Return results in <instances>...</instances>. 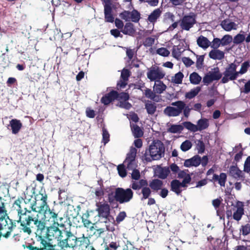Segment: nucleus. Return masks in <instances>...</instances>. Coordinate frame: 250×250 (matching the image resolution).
<instances>
[{"label": "nucleus", "instance_id": "423d86ee", "mask_svg": "<svg viewBox=\"0 0 250 250\" xmlns=\"http://www.w3.org/2000/svg\"><path fill=\"white\" fill-rule=\"evenodd\" d=\"M137 152V150L135 147H130L124 161V163L126 166V168L128 170H133L131 173V178L135 180H138L140 178V171L136 169L137 167V161L136 160Z\"/></svg>", "mask_w": 250, "mask_h": 250}, {"label": "nucleus", "instance_id": "6e6d98bb", "mask_svg": "<svg viewBox=\"0 0 250 250\" xmlns=\"http://www.w3.org/2000/svg\"><path fill=\"white\" fill-rule=\"evenodd\" d=\"M240 232L242 233V235L246 236L250 233V224H247L245 225L241 226L240 229Z\"/></svg>", "mask_w": 250, "mask_h": 250}, {"label": "nucleus", "instance_id": "2f4dec72", "mask_svg": "<svg viewBox=\"0 0 250 250\" xmlns=\"http://www.w3.org/2000/svg\"><path fill=\"white\" fill-rule=\"evenodd\" d=\"M170 190L177 195H180L182 190L180 186V181L177 179L173 180L170 183Z\"/></svg>", "mask_w": 250, "mask_h": 250}, {"label": "nucleus", "instance_id": "5701e85b", "mask_svg": "<svg viewBox=\"0 0 250 250\" xmlns=\"http://www.w3.org/2000/svg\"><path fill=\"white\" fill-rule=\"evenodd\" d=\"M229 174L231 177L237 180L244 178L243 172L237 166H231L229 169Z\"/></svg>", "mask_w": 250, "mask_h": 250}, {"label": "nucleus", "instance_id": "f8f14e48", "mask_svg": "<svg viewBox=\"0 0 250 250\" xmlns=\"http://www.w3.org/2000/svg\"><path fill=\"white\" fill-rule=\"evenodd\" d=\"M146 75L147 78L150 81H156L163 79L165 76V73L161 68L155 66L151 67Z\"/></svg>", "mask_w": 250, "mask_h": 250}, {"label": "nucleus", "instance_id": "a211bd4d", "mask_svg": "<svg viewBox=\"0 0 250 250\" xmlns=\"http://www.w3.org/2000/svg\"><path fill=\"white\" fill-rule=\"evenodd\" d=\"M170 169L168 167H161L157 166L154 170V174L156 176L161 179H166L170 173Z\"/></svg>", "mask_w": 250, "mask_h": 250}, {"label": "nucleus", "instance_id": "58836bf2", "mask_svg": "<svg viewBox=\"0 0 250 250\" xmlns=\"http://www.w3.org/2000/svg\"><path fill=\"white\" fill-rule=\"evenodd\" d=\"M244 31L241 30L240 33L234 36L233 42L235 44H239L242 43L245 40L246 41L245 36L244 34Z\"/></svg>", "mask_w": 250, "mask_h": 250}, {"label": "nucleus", "instance_id": "ddd939ff", "mask_svg": "<svg viewBox=\"0 0 250 250\" xmlns=\"http://www.w3.org/2000/svg\"><path fill=\"white\" fill-rule=\"evenodd\" d=\"M121 18L125 21H132L137 23L141 19V14L137 10L133 9L132 11L125 10L120 15Z\"/></svg>", "mask_w": 250, "mask_h": 250}, {"label": "nucleus", "instance_id": "aec40b11", "mask_svg": "<svg viewBox=\"0 0 250 250\" xmlns=\"http://www.w3.org/2000/svg\"><path fill=\"white\" fill-rule=\"evenodd\" d=\"M162 14V9L158 8L154 9L148 16L147 21L150 23L154 25L160 18Z\"/></svg>", "mask_w": 250, "mask_h": 250}, {"label": "nucleus", "instance_id": "13d9d810", "mask_svg": "<svg viewBox=\"0 0 250 250\" xmlns=\"http://www.w3.org/2000/svg\"><path fill=\"white\" fill-rule=\"evenodd\" d=\"M250 67V62L246 61L244 62L241 65V69L239 71H238V74H243L247 72L248 68Z\"/></svg>", "mask_w": 250, "mask_h": 250}, {"label": "nucleus", "instance_id": "0e129e2a", "mask_svg": "<svg viewBox=\"0 0 250 250\" xmlns=\"http://www.w3.org/2000/svg\"><path fill=\"white\" fill-rule=\"evenodd\" d=\"M126 217V213L125 211L120 212L116 218V221L117 223H120L125 219Z\"/></svg>", "mask_w": 250, "mask_h": 250}, {"label": "nucleus", "instance_id": "9b49d317", "mask_svg": "<svg viewBox=\"0 0 250 250\" xmlns=\"http://www.w3.org/2000/svg\"><path fill=\"white\" fill-rule=\"evenodd\" d=\"M207 176L208 177V180L210 182L213 183L218 182L220 186L225 187L227 179V176L225 173L222 172L218 175L214 173V169L210 168L207 171Z\"/></svg>", "mask_w": 250, "mask_h": 250}, {"label": "nucleus", "instance_id": "37998d69", "mask_svg": "<svg viewBox=\"0 0 250 250\" xmlns=\"http://www.w3.org/2000/svg\"><path fill=\"white\" fill-rule=\"evenodd\" d=\"M213 81L219 80L222 76V74L220 73L219 69L218 67L214 68V71L209 73Z\"/></svg>", "mask_w": 250, "mask_h": 250}, {"label": "nucleus", "instance_id": "72a5a7b5", "mask_svg": "<svg viewBox=\"0 0 250 250\" xmlns=\"http://www.w3.org/2000/svg\"><path fill=\"white\" fill-rule=\"evenodd\" d=\"M130 127L133 136L136 138H139L143 136L144 132L141 128L136 124H131Z\"/></svg>", "mask_w": 250, "mask_h": 250}, {"label": "nucleus", "instance_id": "09e8293b", "mask_svg": "<svg viewBox=\"0 0 250 250\" xmlns=\"http://www.w3.org/2000/svg\"><path fill=\"white\" fill-rule=\"evenodd\" d=\"M89 216V212L87 210L85 213L83 214L82 217V222L84 227L87 228H89V226L92 224L91 222L88 219Z\"/></svg>", "mask_w": 250, "mask_h": 250}, {"label": "nucleus", "instance_id": "cd10ccee", "mask_svg": "<svg viewBox=\"0 0 250 250\" xmlns=\"http://www.w3.org/2000/svg\"><path fill=\"white\" fill-rule=\"evenodd\" d=\"M197 43L198 45L203 48L207 49L210 45V42L207 38L203 35L200 36L197 39Z\"/></svg>", "mask_w": 250, "mask_h": 250}, {"label": "nucleus", "instance_id": "c9c22d12", "mask_svg": "<svg viewBox=\"0 0 250 250\" xmlns=\"http://www.w3.org/2000/svg\"><path fill=\"white\" fill-rule=\"evenodd\" d=\"M183 46V44L173 46L172 50V55L174 58L178 59L181 56L182 53L185 50Z\"/></svg>", "mask_w": 250, "mask_h": 250}, {"label": "nucleus", "instance_id": "4be33fe9", "mask_svg": "<svg viewBox=\"0 0 250 250\" xmlns=\"http://www.w3.org/2000/svg\"><path fill=\"white\" fill-rule=\"evenodd\" d=\"M201 163V158L198 155H196L192 158L187 159L185 161L184 165L187 167H198Z\"/></svg>", "mask_w": 250, "mask_h": 250}, {"label": "nucleus", "instance_id": "20e7f679", "mask_svg": "<svg viewBox=\"0 0 250 250\" xmlns=\"http://www.w3.org/2000/svg\"><path fill=\"white\" fill-rule=\"evenodd\" d=\"M165 147L163 143L159 140H154L149 149H146L143 155V160L146 162L160 159L164 155Z\"/></svg>", "mask_w": 250, "mask_h": 250}, {"label": "nucleus", "instance_id": "680f3d73", "mask_svg": "<svg viewBox=\"0 0 250 250\" xmlns=\"http://www.w3.org/2000/svg\"><path fill=\"white\" fill-rule=\"evenodd\" d=\"M118 105L122 108H124L127 110H128L131 108L132 107V105L130 103H129L127 101H119Z\"/></svg>", "mask_w": 250, "mask_h": 250}, {"label": "nucleus", "instance_id": "79ce46f5", "mask_svg": "<svg viewBox=\"0 0 250 250\" xmlns=\"http://www.w3.org/2000/svg\"><path fill=\"white\" fill-rule=\"evenodd\" d=\"M183 124L184 127H185L188 130L193 132L197 131V127H196V125L192 124L191 122L188 121L184 122Z\"/></svg>", "mask_w": 250, "mask_h": 250}, {"label": "nucleus", "instance_id": "c756f323", "mask_svg": "<svg viewBox=\"0 0 250 250\" xmlns=\"http://www.w3.org/2000/svg\"><path fill=\"white\" fill-rule=\"evenodd\" d=\"M145 109L149 115H153L156 111V104L151 101H147L145 103Z\"/></svg>", "mask_w": 250, "mask_h": 250}, {"label": "nucleus", "instance_id": "c03bdc74", "mask_svg": "<svg viewBox=\"0 0 250 250\" xmlns=\"http://www.w3.org/2000/svg\"><path fill=\"white\" fill-rule=\"evenodd\" d=\"M244 214V209L242 207L237 208L236 211L233 213V218L236 221L241 220L242 215Z\"/></svg>", "mask_w": 250, "mask_h": 250}, {"label": "nucleus", "instance_id": "c85d7f7f", "mask_svg": "<svg viewBox=\"0 0 250 250\" xmlns=\"http://www.w3.org/2000/svg\"><path fill=\"white\" fill-rule=\"evenodd\" d=\"M163 185V182L158 179H153L149 182V186L153 191H157L161 189Z\"/></svg>", "mask_w": 250, "mask_h": 250}, {"label": "nucleus", "instance_id": "49530a36", "mask_svg": "<svg viewBox=\"0 0 250 250\" xmlns=\"http://www.w3.org/2000/svg\"><path fill=\"white\" fill-rule=\"evenodd\" d=\"M141 193L142 194V200L148 198L151 193V190L150 187H143L142 188Z\"/></svg>", "mask_w": 250, "mask_h": 250}, {"label": "nucleus", "instance_id": "7c9ffc66", "mask_svg": "<svg viewBox=\"0 0 250 250\" xmlns=\"http://www.w3.org/2000/svg\"><path fill=\"white\" fill-rule=\"evenodd\" d=\"M167 86L162 81H156L153 86V90L156 93L161 94L166 89Z\"/></svg>", "mask_w": 250, "mask_h": 250}, {"label": "nucleus", "instance_id": "b1692460", "mask_svg": "<svg viewBox=\"0 0 250 250\" xmlns=\"http://www.w3.org/2000/svg\"><path fill=\"white\" fill-rule=\"evenodd\" d=\"M121 32L125 35L134 36L136 32V29L132 23L128 22L125 24Z\"/></svg>", "mask_w": 250, "mask_h": 250}, {"label": "nucleus", "instance_id": "69168bd1", "mask_svg": "<svg viewBox=\"0 0 250 250\" xmlns=\"http://www.w3.org/2000/svg\"><path fill=\"white\" fill-rule=\"evenodd\" d=\"M174 15L170 12H166L164 15V21H167L168 20H169L171 22H173L174 21Z\"/></svg>", "mask_w": 250, "mask_h": 250}, {"label": "nucleus", "instance_id": "de8ad7c7", "mask_svg": "<svg viewBox=\"0 0 250 250\" xmlns=\"http://www.w3.org/2000/svg\"><path fill=\"white\" fill-rule=\"evenodd\" d=\"M232 37L231 35H226L220 39L221 42V46H226L229 45L232 41Z\"/></svg>", "mask_w": 250, "mask_h": 250}, {"label": "nucleus", "instance_id": "dca6fc26", "mask_svg": "<svg viewBox=\"0 0 250 250\" xmlns=\"http://www.w3.org/2000/svg\"><path fill=\"white\" fill-rule=\"evenodd\" d=\"M196 23L195 16L185 15L181 20L180 26L183 30L188 31Z\"/></svg>", "mask_w": 250, "mask_h": 250}, {"label": "nucleus", "instance_id": "473e14b6", "mask_svg": "<svg viewBox=\"0 0 250 250\" xmlns=\"http://www.w3.org/2000/svg\"><path fill=\"white\" fill-rule=\"evenodd\" d=\"M144 94L145 96L153 101L158 102L160 101V96L156 94V93L152 91L150 89L146 88L145 90Z\"/></svg>", "mask_w": 250, "mask_h": 250}, {"label": "nucleus", "instance_id": "6ab92c4d", "mask_svg": "<svg viewBox=\"0 0 250 250\" xmlns=\"http://www.w3.org/2000/svg\"><path fill=\"white\" fill-rule=\"evenodd\" d=\"M117 95H118V92L117 91L111 90L103 96L101 99V102L104 105H107L115 100H116Z\"/></svg>", "mask_w": 250, "mask_h": 250}, {"label": "nucleus", "instance_id": "f03ea898", "mask_svg": "<svg viewBox=\"0 0 250 250\" xmlns=\"http://www.w3.org/2000/svg\"><path fill=\"white\" fill-rule=\"evenodd\" d=\"M133 197V192L130 188L124 189L122 188H115L114 192L109 193L107 195L108 202L113 208L118 207L120 204L130 202Z\"/></svg>", "mask_w": 250, "mask_h": 250}, {"label": "nucleus", "instance_id": "4468645a", "mask_svg": "<svg viewBox=\"0 0 250 250\" xmlns=\"http://www.w3.org/2000/svg\"><path fill=\"white\" fill-rule=\"evenodd\" d=\"M104 6V20L107 22H113L114 17L112 8V3L111 0H102Z\"/></svg>", "mask_w": 250, "mask_h": 250}, {"label": "nucleus", "instance_id": "8fccbe9b", "mask_svg": "<svg viewBox=\"0 0 250 250\" xmlns=\"http://www.w3.org/2000/svg\"><path fill=\"white\" fill-rule=\"evenodd\" d=\"M192 146V144L191 142L189 140H187L182 143L180 148L183 151L186 152L189 150Z\"/></svg>", "mask_w": 250, "mask_h": 250}, {"label": "nucleus", "instance_id": "1a4fd4ad", "mask_svg": "<svg viewBox=\"0 0 250 250\" xmlns=\"http://www.w3.org/2000/svg\"><path fill=\"white\" fill-rule=\"evenodd\" d=\"M237 64L234 62L229 64L225 68L223 72L221 82L223 83H226L229 81H233L237 79L239 76L238 71H236Z\"/></svg>", "mask_w": 250, "mask_h": 250}, {"label": "nucleus", "instance_id": "a878e982", "mask_svg": "<svg viewBox=\"0 0 250 250\" xmlns=\"http://www.w3.org/2000/svg\"><path fill=\"white\" fill-rule=\"evenodd\" d=\"M180 242L181 241L178 237L175 236H171L168 241L167 247L171 250L174 249L178 250V246L180 243Z\"/></svg>", "mask_w": 250, "mask_h": 250}, {"label": "nucleus", "instance_id": "ea45409f", "mask_svg": "<svg viewBox=\"0 0 250 250\" xmlns=\"http://www.w3.org/2000/svg\"><path fill=\"white\" fill-rule=\"evenodd\" d=\"M201 80V77L195 72L192 73L189 76L190 82L192 84H198L200 83Z\"/></svg>", "mask_w": 250, "mask_h": 250}, {"label": "nucleus", "instance_id": "603ef678", "mask_svg": "<svg viewBox=\"0 0 250 250\" xmlns=\"http://www.w3.org/2000/svg\"><path fill=\"white\" fill-rule=\"evenodd\" d=\"M197 60L196 62V66L198 69H201L203 67L205 55H196Z\"/></svg>", "mask_w": 250, "mask_h": 250}, {"label": "nucleus", "instance_id": "5fc2aeb1", "mask_svg": "<svg viewBox=\"0 0 250 250\" xmlns=\"http://www.w3.org/2000/svg\"><path fill=\"white\" fill-rule=\"evenodd\" d=\"M196 149L198 150V153L202 154L204 152L205 150V145L202 140H199L196 144Z\"/></svg>", "mask_w": 250, "mask_h": 250}, {"label": "nucleus", "instance_id": "f257e3e1", "mask_svg": "<svg viewBox=\"0 0 250 250\" xmlns=\"http://www.w3.org/2000/svg\"><path fill=\"white\" fill-rule=\"evenodd\" d=\"M47 199V194L45 189L42 188L39 193L35 195V200L33 203H30L29 206L23 208L21 206V200L20 198L15 200L14 205L18 207L17 210L20 220L22 216H26V213H30L32 210L39 213L43 212L49 207Z\"/></svg>", "mask_w": 250, "mask_h": 250}, {"label": "nucleus", "instance_id": "e433bc0d", "mask_svg": "<svg viewBox=\"0 0 250 250\" xmlns=\"http://www.w3.org/2000/svg\"><path fill=\"white\" fill-rule=\"evenodd\" d=\"M209 126L208 120L206 118L201 119L197 122V131H201L207 128Z\"/></svg>", "mask_w": 250, "mask_h": 250}, {"label": "nucleus", "instance_id": "338daca9", "mask_svg": "<svg viewBox=\"0 0 250 250\" xmlns=\"http://www.w3.org/2000/svg\"><path fill=\"white\" fill-rule=\"evenodd\" d=\"M129 76H130V71H129V70L124 68L121 72V79H123V80L127 81Z\"/></svg>", "mask_w": 250, "mask_h": 250}, {"label": "nucleus", "instance_id": "f704fd0d", "mask_svg": "<svg viewBox=\"0 0 250 250\" xmlns=\"http://www.w3.org/2000/svg\"><path fill=\"white\" fill-rule=\"evenodd\" d=\"M222 28L227 31H230L232 29H236V24L234 22L224 20L221 23Z\"/></svg>", "mask_w": 250, "mask_h": 250}, {"label": "nucleus", "instance_id": "3c124183", "mask_svg": "<svg viewBox=\"0 0 250 250\" xmlns=\"http://www.w3.org/2000/svg\"><path fill=\"white\" fill-rule=\"evenodd\" d=\"M125 165H126L124 163V164H120L117 167L119 175L122 178L125 177L127 175Z\"/></svg>", "mask_w": 250, "mask_h": 250}, {"label": "nucleus", "instance_id": "a18cd8bd", "mask_svg": "<svg viewBox=\"0 0 250 250\" xmlns=\"http://www.w3.org/2000/svg\"><path fill=\"white\" fill-rule=\"evenodd\" d=\"M184 75L181 72H179L175 74L174 76L172 78V82L176 84H180L182 82Z\"/></svg>", "mask_w": 250, "mask_h": 250}, {"label": "nucleus", "instance_id": "864d4df0", "mask_svg": "<svg viewBox=\"0 0 250 250\" xmlns=\"http://www.w3.org/2000/svg\"><path fill=\"white\" fill-rule=\"evenodd\" d=\"M32 194L30 195L28 194V188H26V190L24 192V197H21V199L20 198V200H24V202L25 203V206H29L27 205L28 203L30 201L32 198Z\"/></svg>", "mask_w": 250, "mask_h": 250}, {"label": "nucleus", "instance_id": "6e6552de", "mask_svg": "<svg viewBox=\"0 0 250 250\" xmlns=\"http://www.w3.org/2000/svg\"><path fill=\"white\" fill-rule=\"evenodd\" d=\"M64 235L59 242V246L62 249L67 248H74L77 245L78 238L70 230H64Z\"/></svg>", "mask_w": 250, "mask_h": 250}, {"label": "nucleus", "instance_id": "412c9836", "mask_svg": "<svg viewBox=\"0 0 250 250\" xmlns=\"http://www.w3.org/2000/svg\"><path fill=\"white\" fill-rule=\"evenodd\" d=\"M44 216L45 219L49 221L50 220L54 224L58 222V213H56L54 209H51L49 207L43 212Z\"/></svg>", "mask_w": 250, "mask_h": 250}, {"label": "nucleus", "instance_id": "9d476101", "mask_svg": "<svg viewBox=\"0 0 250 250\" xmlns=\"http://www.w3.org/2000/svg\"><path fill=\"white\" fill-rule=\"evenodd\" d=\"M38 220V218L26 215V216H22L21 220L19 219L18 222H21V226L22 227L23 231L30 234L31 233V229H34L35 228L36 221Z\"/></svg>", "mask_w": 250, "mask_h": 250}, {"label": "nucleus", "instance_id": "4c0bfd02", "mask_svg": "<svg viewBox=\"0 0 250 250\" xmlns=\"http://www.w3.org/2000/svg\"><path fill=\"white\" fill-rule=\"evenodd\" d=\"M200 91L201 87L200 86H197L191 89L189 92H187L185 94V97L187 99H191L197 96Z\"/></svg>", "mask_w": 250, "mask_h": 250}, {"label": "nucleus", "instance_id": "0eeeda50", "mask_svg": "<svg viewBox=\"0 0 250 250\" xmlns=\"http://www.w3.org/2000/svg\"><path fill=\"white\" fill-rule=\"evenodd\" d=\"M59 223L56 222L49 227H47L44 239H46L48 241V242L51 243L53 240H56L58 242V246H59V242L61 241L65 232L64 230H61L59 229ZM63 226V225H60V226Z\"/></svg>", "mask_w": 250, "mask_h": 250}, {"label": "nucleus", "instance_id": "052dcab7", "mask_svg": "<svg viewBox=\"0 0 250 250\" xmlns=\"http://www.w3.org/2000/svg\"><path fill=\"white\" fill-rule=\"evenodd\" d=\"M154 42L155 39L154 38L147 37L145 39L143 45L146 47H150L154 43Z\"/></svg>", "mask_w": 250, "mask_h": 250}, {"label": "nucleus", "instance_id": "774afa93", "mask_svg": "<svg viewBox=\"0 0 250 250\" xmlns=\"http://www.w3.org/2000/svg\"><path fill=\"white\" fill-rule=\"evenodd\" d=\"M244 170L250 174V156L247 158L245 162Z\"/></svg>", "mask_w": 250, "mask_h": 250}, {"label": "nucleus", "instance_id": "e2e57ef3", "mask_svg": "<svg viewBox=\"0 0 250 250\" xmlns=\"http://www.w3.org/2000/svg\"><path fill=\"white\" fill-rule=\"evenodd\" d=\"M156 52L158 54L163 57H167L170 54V52L165 47L158 48L156 50Z\"/></svg>", "mask_w": 250, "mask_h": 250}, {"label": "nucleus", "instance_id": "f3484780", "mask_svg": "<svg viewBox=\"0 0 250 250\" xmlns=\"http://www.w3.org/2000/svg\"><path fill=\"white\" fill-rule=\"evenodd\" d=\"M36 225L34 229L36 230V237L37 240H41V239H44V235L46 233L47 227L45 226V223L41 220H38L36 221Z\"/></svg>", "mask_w": 250, "mask_h": 250}, {"label": "nucleus", "instance_id": "bb28decb", "mask_svg": "<svg viewBox=\"0 0 250 250\" xmlns=\"http://www.w3.org/2000/svg\"><path fill=\"white\" fill-rule=\"evenodd\" d=\"M209 57L213 60H221L225 57L224 52L219 49H213L209 53Z\"/></svg>", "mask_w": 250, "mask_h": 250}, {"label": "nucleus", "instance_id": "4d7b16f0", "mask_svg": "<svg viewBox=\"0 0 250 250\" xmlns=\"http://www.w3.org/2000/svg\"><path fill=\"white\" fill-rule=\"evenodd\" d=\"M130 96L128 93L127 92H121L118 93V95H117V98L116 100H119V101H128L129 99Z\"/></svg>", "mask_w": 250, "mask_h": 250}, {"label": "nucleus", "instance_id": "2eb2a0df", "mask_svg": "<svg viewBox=\"0 0 250 250\" xmlns=\"http://www.w3.org/2000/svg\"><path fill=\"white\" fill-rule=\"evenodd\" d=\"M40 242L42 245L40 247L34 246L31 243H28L27 245H23L24 248H26L29 250H52L54 247H55V245H53L50 242H47L45 239H41V240H38Z\"/></svg>", "mask_w": 250, "mask_h": 250}, {"label": "nucleus", "instance_id": "a19ab883", "mask_svg": "<svg viewBox=\"0 0 250 250\" xmlns=\"http://www.w3.org/2000/svg\"><path fill=\"white\" fill-rule=\"evenodd\" d=\"M184 129V126L181 125H172L168 129V131L172 133H180Z\"/></svg>", "mask_w": 250, "mask_h": 250}, {"label": "nucleus", "instance_id": "393cba45", "mask_svg": "<svg viewBox=\"0 0 250 250\" xmlns=\"http://www.w3.org/2000/svg\"><path fill=\"white\" fill-rule=\"evenodd\" d=\"M10 125L13 134H18L22 127V124L20 120L14 119L10 121Z\"/></svg>", "mask_w": 250, "mask_h": 250}, {"label": "nucleus", "instance_id": "39448f33", "mask_svg": "<svg viewBox=\"0 0 250 250\" xmlns=\"http://www.w3.org/2000/svg\"><path fill=\"white\" fill-rule=\"evenodd\" d=\"M171 105L176 107L168 106L164 110V113L168 117H176L184 111V116L188 117L191 109L188 106H186L185 102L182 101H177L172 102Z\"/></svg>", "mask_w": 250, "mask_h": 250}, {"label": "nucleus", "instance_id": "bf43d9fd", "mask_svg": "<svg viewBox=\"0 0 250 250\" xmlns=\"http://www.w3.org/2000/svg\"><path fill=\"white\" fill-rule=\"evenodd\" d=\"M220 45H221V42L220 39L218 38H214L210 45L214 49H217Z\"/></svg>", "mask_w": 250, "mask_h": 250}, {"label": "nucleus", "instance_id": "7ed1b4c3", "mask_svg": "<svg viewBox=\"0 0 250 250\" xmlns=\"http://www.w3.org/2000/svg\"><path fill=\"white\" fill-rule=\"evenodd\" d=\"M108 203L98 202L96 204V211L98 213V216L100 218L102 222L106 224V229L108 231H113L114 230V221L113 217L110 214V206Z\"/></svg>", "mask_w": 250, "mask_h": 250}]
</instances>
